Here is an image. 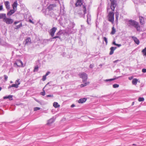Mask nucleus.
<instances>
[{
    "label": "nucleus",
    "instance_id": "nucleus-39",
    "mask_svg": "<svg viewBox=\"0 0 146 146\" xmlns=\"http://www.w3.org/2000/svg\"><path fill=\"white\" fill-rule=\"evenodd\" d=\"M138 100L139 102H142L144 101V99L143 97H139Z\"/></svg>",
    "mask_w": 146,
    "mask_h": 146
},
{
    "label": "nucleus",
    "instance_id": "nucleus-64",
    "mask_svg": "<svg viewBox=\"0 0 146 146\" xmlns=\"http://www.w3.org/2000/svg\"><path fill=\"white\" fill-rule=\"evenodd\" d=\"M1 40L0 38V44H1Z\"/></svg>",
    "mask_w": 146,
    "mask_h": 146
},
{
    "label": "nucleus",
    "instance_id": "nucleus-8",
    "mask_svg": "<svg viewBox=\"0 0 146 146\" xmlns=\"http://www.w3.org/2000/svg\"><path fill=\"white\" fill-rule=\"evenodd\" d=\"M56 5L55 4L50 5L47 8L46 10H48V11H54V7H56Z\"/></svg>",
    "mask_w": 146,
    "mask_h": 146
},
{
    "label": "nucleus",
    "instance_id": "nucleus-30",
    "mask_svg": "<svg viewBox=\"0 0 146 146\" xmlns=\"http://www.w3.org/2000/svg\"><path fill=\"white\" fill-rule=\"evenodd\" d=\"M89 83L88 82H86L85 83H84L80 85V87H83L86 86L87 85H88Z\"/></svg>",
    "mask_w": 146,
    "mask_h": 146
},
{
    "label": "nucleus",
    "instance_id": "nucleus-35",
    "mask_svg": "<svg viewBox=\"0 0 146 146\" xmlns=\"http://www.w3.org/2000/svg\"><path fill=\"white\" fill-rule=\"evenodd\" d=\"M142 52L143 56H146V47L145 48L142 50Z\"/></svg>",
    "mask_w": 146,
    "mask_h": 146
},
{
    "label": "nucleus",
    "instance_id": "nucleus-33",
    "mask_svg": "<svg viewBox=\"0 0 146 146\" xmlns=\"http://www.w3.org/2000/svg\"><path fill=\"white\" fill-rule=\"evenodd\" d=\"M22 26V24L21 23L19 25H17L14 28L15 29H17L20 28Z\"/></svg>",
    "mask_w": 146,
    "mask_h": 146
},
{
    "label": "nucleus",
    "instance_id": "nucleus-62",
    "mask_svg": "<svg viewBox=\"0 0 146 146\" xmlns=\"http://www.w3.org/2000/svg\"><path fill=\"white\" fill-rule=\"evenodd\" d=\"M46 40H47L48 42V41H51V39H46Z\"/></svg>",
    "mask_w": 146,
    "mask_h": 146
},
{
    "label": "nucleus",
    "instance_id": "nucleus-15",
    "mask_svg": "<svg viewBox=\"0 0 146 146\" xmlns=\"http://www.w3.org/2000/svg\"><path fill=\"white\" fill-rule=\"evenodd\" d=\"M17 5L18 4L17 1H15L13 3L12 5L13 9L16 10H17Z\"/></svg>",
    "mask_w": 146,
    "mask_h": 146
},
{
    "label": "nucleus",
    "instance_id": "nucleus-63",
    "mask_svg": "<svg viewBox=\"0 0 146 146\" xmlns=\"http://www.w3.org/2000/svg\"><path fill=\"white\" fill-rule=\"evenodd\" d=\"M29 21L31 23H33V22L32 21L31 19H30L29 20Z\"/></svg>",
    "mask_w": 146,
    "mask_h": 146
},
{
    "label": "nucleus",
    "instance_id": "nucleus-28",
    "mask_svg": "<svg viewBox=\"0 0 146 146\" xmlns=\"http://www.w3.org/2000/svg\"><path fill=\"white\" fill-rule=\"evenodd\" d=\"M138 80L136 78L133 79L132 81V83L133 84L136 85L137 84Z\"/></svg>",
    "mask_w": 146,
    "mask_h": 146
},
{
    "label": "nucleus",
    "instance_id": "nucleus-22",
    "mask_svg": "<svg viewBox=\"0 0 146 146\" xmlns=\"http://www.w3.org/2000/svg\"><path fill=\"white\" fill-rule=\"evenodd\" d=\"M13 96L12 95H9L8 96H5L3 97L4 99H7V98H9L10 100H13Z\"/></svg>",
    "mask_w": 146,
    "mask_h": 146
},
{
    "label": "nucleus",
    "instance_id": "nucleus-16",
    "mask_svg": "<svg viewBox=\"0 0 146 146\" xmlns=\"http://www.w3.org/2000/svg\"><path fill=\"white\" fill-rule=\"evenodd\" d=\"M16 10L14 9L10 10L9 12L7 13V16H10L12 14H13Z\"/></svg>",
    "mask_w": 146,
    "mask_h": 146
},
{
    "label": "nucleus",
    "instance_id": "nucleus-44",
    "mask_svg": "<svg viewBox=\"0 0 146 146\" xmlns=\"http://www.w3.org/2000/svg\"><path fill=\"white\" fill-rule=\"evenodd\" d=\"M46 79V76L45 75L43 76L42 77V80L43 81H45Z\"/></svg>",
    "mask_w": 146,
    "mask_h": 146
},
{
    "label": "nucleus",
    "instance_id": "nucleus-61",
    "mask_svg": "<svg viewBox=\"0 0 146 146\" xmlns=\"http://www.w3.org/2000/svg\"><path fill=\"white\" fill-rule=\"evenodd\" d=\"M78 14L79 15V16L80 17H81L82 16V14H80V13H78Z\"/></svg>",
    "mask_w": 146,
    "mask_h": 146
},
{
    "label": "nucleus",
    "instance_id": "nucleus-47",
    "mask_svg": "<svg viewBox=\"0 0 146 146\" xmlns=\"http://www.w3.org/2000/svg\"><path fill=\"white\" fill-rule=\"evenodd\" d=\"M46 97H53V95H48L46 96Z\"/></svg>",
    "mask_w": 146,
    "mask_h": 146
},
{
    "label": "nucleus",
    "instance_id": "nucleus-14",
    "mask_svg": "<svg viewBox=\"0 0 146 146\" xmlns=\"http://www.w3.org/2000/svg\"><path fill=\"white\" fill-rule=\"evenodd\" d=\"M117 48L116 47H111L110 48V51L109 53L110 55H111L113 53L114 51Z\"/></svg>",
    "mask_w": 146,
    "mask_h": 146
},
{
    "label": "nucleus",
    "instance_id": "nucleus-50",
    "mask_svg": "<svg viewBox=\"0 0 146 146\" xmlns=\"http://www.w3.org/2000/svg\"><path fill=\"white\" fill-rule=\"evenodd\" d=\"M19 80L18 79L15 82V84H17L18 83H20V82H19Z\"/></svg>",
    "mask_w": 146,
    "mask_h": 146
},
{
    "label": "nucleus",
    "instance_id": "nucleus-27",
    "mask_svg": "<svg viewBox=\"0 0 146 146\" xmlns=\"http://www.w3.org/2000/svg\"><path fill=\"white\" fill-rule=\"evenodd\" d=\"M69 25L71 28H73L75 26V24L73 22L70 21V23Z\"/></svg>",
    "mask_w": 146,
    "mask_h": 146
},
{
    "label": "nucleus",
    "instance_id": "nucleus-7",
    "mask_svg": "<svg viewBox=\"0 0 146 146\" xmlns=\"http://www.w3.org/2000/svg\"><path fill=\"white\" fill-rule=\"evenodd\" d=\"M57 29L56 27H53L51 29L49 32L50 35L52 37H53L54 36V33L57 30Z\"/></svg>",
    "mask_w": 146,
    "mask_h": 146
},
{
    "label": "nucleus",
    "instance_id": "nucleus-53",
    "mask_svg": "<svg viewBox=\"0 0 146 146\" xmlns=\"http://www.w3.org/2000/svg\"><path fill=\"white\" fill-rule=\"evenodd\" d=\"M61 31H59L56 34V35H61V33H60Z\"/></svg>",
    "mask_w": 146,
    "mask_h": 146
},
{
    "label": "nucleus",
    "instance_id": "nucleus-23",
    "mask_svg": "<svg viewBox=\"0 0 146 146\" xmlns=\"http://www.w3.org/2000/svg\"><path fill=\"white\" fill-rule=\"evenodd\" d=\"M53 106L55 108H57L60 107V105L58 104V103L56 102H54L53 103Z\"/></svg>",
    "mask_w": 146,
    "mask_h": 146
},
{
    "label": "nucleus",
    "instance_id": "nucleus-31",
    "mask_svg": "<svg viewBox=\"0 0 146 146\" xmlns=\"http://www.w3.org/2000/svg\"><path fill=\"white\" fill-rule=\"evenodd\" d=\"M117 78H118V77H117L116 78H112V79H106V80H105L104 81L106 82H109V81L110 82V81H112L113 80H116Z\"/></svg>",
    "mask_w": 146,
    "mask_h": 146
},
{
    "label": "nucleus",
    "instance_id": "nucleus-17",
    "mask_svg": "<svg viewBox=\"0 0 146 146\" xmlns=\"http://www.w3.org/2000/svg\"><path fill=\"white\" fill-rule=\"evenodd\" d=\"M4 3L6 9L8 10L10 8V6L9 1H5Z\"/></svg>",
    "mask_w": 146,
    "mask_h": 146
},
{
    "label": "nucleus",
    "instance_id": "nucleus-46",
    "mask_svg": "<svg viewBox=\"0 0 146 146\" xmlns=\"http://www.w3.org/2000/svg\"><path fill=\"white\" fill-rule=\"evenodd\" d=\"M110 9H111L110 6H110L108 7L107 8V12L108 13L109 12V10H110Z\"/></svg>",
    "mask_w": 146,
    "mask_h": 146
},
{
    "label": "nucleus",
    "instance_id": "nucleus-2",
    "mask_svg": "<svg viewBox=\"0 0 146 146\" xmlns=\"http://www.w3.org/2000/svg\"><path fill=\"white\" fill-rule=\"evenodd\" d=\"M111 2L110 7L113 11H114L115 8L116 7L117 4L116 0H110Z\"/></svg>",
    "mask_w": 146,
    "mask_h": 146
},
{
    "label": "nucleus",
    "instance_id": "nucleus-9",
    "mask_svg": "<svg viewBox=\"0 0 146 146\" xmlns=\"http://www.w3.org/2000/svg\"><path fill=\"white\" fill-rule=\"evenodd\" d=\"M83 0H77L75 4L76 7H80L82 4Z\"/></svg>",
    "mask_w": 146,
    "mask_h": 146
},
{
    "label": "nucleus",
    "instance_id": "nucleus-4",
    "mask_svg": "<svg viewBox=\"0 0 146 146\" xmlns=\"http://www.w3.org/2000/svg\"><path fill=\"white\" fill-rule=\"evenodd\" d=\"M114 13L113 12H110L108 15V21L113 23L114 21Z\"/></svg>",
    "mask_w": 146,
    "mask_h": 146
},
{
    "label": "nucleus",
    "instance_id": "nucleus-57",
    "mask_svg": "<svg viewBox=\"0 0 146 146\" xmlns=\"http://www.w3.org/2000/svg\"><path fill=\"white\" fill-rule=\"evenodd\" d=\"M112 44H113L114 45H116V44H117L115 42V41H113V42Z\"/></svg>",
    "mask_w": 146,
    "mask_h": 146
},
{
    "label": "nucleus",
    "instance_id": "nucleus-12",
    "mask_svg": "<svg viewBox=\"0 0 146 146\" xmlns=\"http://www.w3.org/2000/svg\"><path fill=\"white\" fill-rule=\"evenodd\" d=\"M131 38L133 40L135 43L137 44L138 45L139 44L140 42L139 41L137 37L134 36H132Z\"/></svg>",
    "mask_w": 146,
    "mask_h": 146
},
{
    "label": "nucleus",
    "instance_id": "nucleus-21",
    "mask_svg": "<svg viewBox=\"0 0 146 146\" xmlns=\"http://www.w3.org/2000/svg\"><path fill=\"white\" fill-rule=\"evenodd\" d=\"M54 121V120L52 118H51L48 121L47 125H50L53 123Z\"/></svg>",
    "mask_w": 146,
    "mask_h": 146
},
{
    "label": "nucleus",
    "instance_id": "nucleus-36",
    "mask_svg": "<svg viewBox=\"0 0 146 146\" xmlns=\"http://www.w3.org/2000/svg\"><path fill=\"white\" fill-rule=\"evenodd\" d=\"M116 31L114 27H113L112 28V30L111 33V35H114L115 34Z\"/></svg>",
    "mask_w": 146,
    "mask_h": 146
},
{
    "label": "nucleus",
    "instance_id": "nucleus-51",
    "mask_svg": "<svg viewBox=\"0 0 146 146\" xmlns=\"http://www.w3.org/2000/svg\"><path fill=\"white\" fill-rule=\"evenodd\" d=\"M20 21H15L14 22V24L15 25H16L17 24H18V23H19L20 22Z\"/></svg>",
    "mask_w": 146,
    "mask_h": 146
},
{
    "label": "nucleus",
    "instance_id": "nucleus-32",
    "mask_svg": "<svg viewBox=\"0 0 146 146\" xmlns=\"http://www.w3.org/2000/svg\"><path fill=\"white\" fill-rule=\"evenodd\" d=\"M119 13L118 12H116L115 13V21L117 22V20L118 19V18L119 17Z\"/></svg>",
    "mask_w": 146,
    "mask_h": 146
},
{
    "label": "nucleus",
    "instance_id": "nucleus-37",
    "mask_svg": "<svg viewBox=\"0 0 146 146\" xmlns=\"http://www.w3.org/2000/svg\"><path fill=\"white\" fill-rule=\"evenodd\" d=\"M38 69V65H36L34 68L33 70L34 72L37 71Z\"/></svg>",
    "mask_w": 146,
    "mask_h": 146
},
{
    "label": "nucleus",
    "instance_id": "nucleus-1",
    "mask_svg": "<svg viewBox=\"0 0 146 146\" xmlns=\"http://www.w3.org/2000/svg\"><path fill=\"white\" fill-rule=\"evenodd\" d=\"M126 21L128 27L131 28L134 27L137 31H141L140 26L138 22L132 19H127Z\"/></svg>",
    "mask_w": 146,
    "mask_h": 146
},
{
    "label": "nucleus",
    "instance_id": "nucleus-58",
    "mask_svg": "<svg viewBox=\"0 0 146 146\" xmlns=\"http://www.w3.org/2000/svg\"><path fill=\"white\" fill-rule=\"evenodd\" d=\"M62 55L63 56H65L66 55V53L65 52H64L63 53Z\"/></svg>",
    "mask_w": 146,
    "mask_h": 146
},
{
    "label": "nucleus",
    "instance_id": "nucleus-41",
    "mask_svg": "<svg viewBox=\"0 0 146 146\" xmlns=\"http://www.w3.org/2000/svg\"><path fill=\"white\" fill-rule=\"evenodd\" d=\"M103 40L105 41L106 42V44H107L108 43L107 38L106 37H103Z\"/></svg>",
    "mask_w": 146,
    "mask_h": 146
},
{
    "label": "nucleus",
    "instance_id": "nucleus-40",
    "mask_svg": "<svg viewBox=\"0 0 146 146\" xmlns=\"http://www.w3.org/2000/svg\"><path fill=\"white\" fill-rule=\"evenodd\" d=\"M113 87L114 88H117L119 87V85L117 84H115L113 85Z\"/></svg>",
    "mask_w": 146,
    "mask_h": 146
},
{
    "label": "nucleus",
    "instance_id": "nucleus-38",
    "mask_svg": "<svg viewBox=\"0 0 146 146\" xmlns=\"http://www.w3.org/2000/svg\"><path fill=\"white\" fill-rule=\"evenodd\" d=\"M45 87H44L43 89V92H41L40 93V95L43 96H44L45 95V91L44 90V88H45Z\"/></svg>",
    "mask_w": 146,
    "mask_h": 146
},
{
    "label": "nucleus",
    "instance_id": "nucleus-24",
    "mask_svg": "<svg viewBox=\"0 0 146 146\" xmlns=\"http://www.w3.org/2000/svg\"><path fill=\"white\" fill-rule=\"evenodd\" d=\"M49 85L50 86H56V85L55 84H54L53 83V82H52L50 81L49 82H48L47 84H46L45 86V87H46L48 85Z\"/></svg>",
    "mask_w": 146,
    "mask_h": 146
},
{
    "label": "nucleus",
    "instance_id": "nucleus-19",
    "mask_svg": "<svg viewBox=\"0 0 146 146\" xmlns=\"http://www.w3.org/2000/svg\"><path fill=\"white\" fill-rule=\"evenodd\" d=\"M87 99L86 98H84L80 99L78 101L79 103H83L85 102L86 100Z\"/></svg>",
    "mask_w": 146,
    "mask_h": 146
},
{
    "label": "nucleus",
    "instance_id": "nucleus-52",
    "mask_svg": "<svg viewBox=\"0 0 146 146\" xmlns=\"http://www.w3.org/2000/svg\"><path fill=\"white\" fill-rule=\"evenodd\" d=\"M50 73V72L49 71H48L46 73V74L45 75L46 76H48V75H49Z\"/></svg>",
    "mask_w": 146,
    "mask_h": 146
},
{
    "label": "nucleus",
    "instance_id": "nucleus-25",
    "mask_svg": "<svg viewBox=\"0 0 146 146\" xmlns=\"http://www.w3.org/2000/svg\"><path fill=\"white\" fill-rule=\"evenodd\" d=\"M6 17V14L5 13H0V19H4Z\"/></svg>",
    "mask_w": 146,
    "mask_h": 146
},
{
    "label": "nucleus",
    "instance_id": "nucleus-6",
    "mask_svg": "<svg viewBox=\"0 0 146 146\" xmlns=\"http://www.w3.org/2000/svg\"><path fill=\"white\" fill-rule=\"evenodd\" d=\"M3 21L7 24H11L13 22V19L6 17L3 19Z\"/></svg>",
    "mask_w": 146,
    "mask_h": 146
},
{
    "label": "nucleus",
    "instance_id": "nucleus-29",
    "mask_svg": "<svg viewBox=\"0 0 146 146\" xmlns=\"http://www.w3.org/2000/svg\"><path fill=\"white\" fill-rule=\"evenodd\" d=\"M41 44L43 45H45L48 44L47 41L46 39L43 40L41 42Z\"/></svg>",
    "mask_w": 146,
    "mask_h": 146
},
{
    "label": "nucleus",
    "instance_id": "nucleus-10",
    "mask_svg": "<svg viewBox=\"0 0 146 146\" xmlns=\"http://www.w3.org/2000/svg\"><path fill=\"white\" fill-rule=\"evenodd\" d=\"M139 22L141 25H143L145 23V18L142 16H139Z\"/></svg>",
    "mask_w": 146,
    "mask_h": 146
},
{
    "label": "nucleus",
    "instance_id": "nucleus-59",
    "mask_svg": "<svg viewBox=\"0 0 146 146\" xmlns=\"http://www.w3.org/2000/svg\"><path fill=\"white\" fill-rule=\"evenodd\" d=\"M93 66L92 65V64H90L89 66V67L90 68H93Z\"/></svg>",
    "mask_w": 146,
    "mask_h": 146
},
{
    "label": "nucleus",
    "instance_id": "nucleus-20",
    "mask_svg": "<svg viewBox=\"0 0 146 146\" xmlns=\"http://www.w3.org/2000/svg\"><path fill=\"white\" fill-rule=\"evenodd\" d=\"M87 22L88 24H89V21H90L91 19V15L89 13H88L87 16Z\"/></svg>",
    "mask_w": 146,
    "mask_h": 146
},
{
    "label": "nucleus",
    "instance_id": "nucleus-48",
    "mask_svg": "<svg viewBox=\"0 0 146 146\" xmlns=\"http://www.w3.org/2000/svg\"><path fill=\"white\" fill-rule=\"evenodd\" d=\"M142 71L143 73L146 72V69L143 68L142 70Z\"/></svg>",
    "mask_w": 146,
    "mask_h": 146
},
{
    "label": "nucleus",
    "instance_id": "nucleus-54",
    "mask_svg": "<svg viewBox=\"0 0 146 146\" xmlns=\"http://www.w3.org/2000/svg\"><path fill=\"white\" fill-rule=\"evenodd\" d=\"M3 6L2 5H0V11L3 10Z\"/></svg>",
    "mask_w": 146,
    "mask_h": 146
},
{
    "label": "nucleus",
    "instance_id": "nucleus-43",
    "mask_svg": "<svg viewBox=\"0 0 146 146\" xmlns=\"http://www.w3.org/2000/svg\"><path fill=\"white\" fill-rule=\"evenodd\" d=\"M40 108L39 107H35L34 108V111H36L38 110H40Z\"/></svg>",
    "mask_w": 146,
    "mask_h": 146
},
{
    "label": "nucleus",
    "instance_id": "nucleus-26",
    "mask_svg": "<svg viewBox=\"0 0 146 146\" xmlns=\"http://www.w3.org/2000/svg\"><path fill=\"white\" fill-rule=\"evenodd\" d=\"M16 64L18 66H22L23 64V63L22 61H21L20 60H18Z\"/></svg>",
    "mask_w": 146,
    "mask_h": 146
},
{
    "label": "nucleus",
    "instance_id": "nucleus-60",
    "mask_svg": "<svg viewBox=\"0 0 146 146\" xmlns=\"http://www.w3.org/2000/svg\"><path fill=\"white\" fill-rule=\"evenodd\" d=\"M75 105H74V104H72V105H71V108H73V107H75Z\"/></svg>",
    "mask_w": 146,
    "mask_h": 146
},
{
    "label": "nucleus",
    "instance_id": "nucleus-56",
    "mask_svg": "<svg viewBox=\"0 0 146 146\" xmlns=\"http://www.w3.org/2000/svg\"><path fill=\"white\" fill-rule=\"evenodd\" d=\"M116 46H117L118 47H120L121 46V44H117L116 45Z\"/></svg>",
    "mask_w": 146,
    "mask_h": 146
},
{
    "label": "nucleus",
    "instance_id": "nucleus-3",
    "mask_svg": "<svg viewBox=\"0 0 146 146\" xmlns=\"http://www.w3.org/2000/svg\"><path fill=\"white\" fill-rule=\"evenodd\" d=\"M79 76L80 78L82 79V82H83L86 81L88 79V76L86 73L82 72L80 73L79 74Z\"/></svg>",
    "mask_w": 146,
    "mask_h": 146
},
{
    "label": "nucleus",
    "instance_id": "nucleus-11",
    "mask_svg": "<svg viewBox=\"0 0 146 146\" xmlns=\"http://www.w3.org/2000/svg\"><path fill=\"white\" fill-rule=\"evenodd\" d=\"M20 84V83H19L17 84H13L11 85H10L8 87V89H9L11 87H14L16 88H17L19 87V85Z\"/></svg>",
    "mask_w": 146,
    "mask_h": 146
},
{
    "label": "nucleus",
    "instance_id": "nucleus-34",
    "mask_svg": "<svg viewBox=\"0 0 146 146\" xmlns=\"http://www.w3.org/2000/svg\"><path fill=\"white\" fill-rule=\"evenodd\" d=\"M83 12L84 15H85L86 13V6L84 5H83Z\"/></svg>",
    "mask_w": 146,
    "mask_h": 146
},
{
    "label": "nucleus",
    "instance_id": "nucleus-49",
    "mask_svg": "<svg viewBox=\"0 0 146 146\" xmlns=\"http://www.w3.org/2000/svg\"><path fill=\"white\" fill-rule=\"evenodd\" d=\"M99 24V23L96 21V25L97 28L98 27V25Z\"/></svg>",
    "mask_w": 146,
    "mask_h": 146
},
{
    "label": "nucleus",
    "instance_id": "nucleus-55",
    "mask_svg": "<svg viewBox=\"0 0 146 146\" xmlns=\"http://www.w3.org/2000/svg\"><path fill=\"white\" fill-rule=\"evenodd\" d=\"M119 61V60H116L113 61V62L114 63H115Z\"/></svg>",
    "mask_w": 146,
    "mask_h": 146
},
{
    "label": "nucleus",
    "instance_id": "nucleus-5",
    "mask_svg": "<svg viewBox=\"0 0 146 146\" xmlns=\"http://www.w3.org/2000/svg\"><path fill=\"white\" fill-rule=\"evenodd\" d=\"M54 11H48V10H46L45 15H49L51 17L54 18L56 17V15L54 12Z\"/></svg>",
    "mask_w": 146,
    "mask_h": 146
},
{
    "label": "nucleus",
    "instance_id": "nucleus-42",
    "mask_svg": "<svg viewBox=\"0 0 146 146\" xmlns=\"http://www.w3.org/2000/svg\"><path fill=\"white\" fill-rule=\"evenodd\" d=\"M52 37L53 39L56 38H59L60 39L61 38L58 35H57L55 36H53Z\"/></svg>",
    "mask_w": 146,
    "mask_h": 146
},
{
    "label": "nucleus",
    "instance_id": "nucleus-45",
    "mask_svg": "<svg viewBox=\"0 0 146 146\" xmlns=\"http://www.w3.org/2000/svg\"><path fill=\"white\" fill-rule=\"evenodd\" d=\"M4 79L5 81H7V80L8 76L6 75H4Z\"/></svg>",
    "mask_w": 146,
    "mask_h": 146
},
{
    "label": "nucleus",
    "instance_id": "nucleus-13",
    "mask_svg": "<svg viewBox=\"0 0 146 146\" xmlns=\"http://www.w3.org/2000/svg\"><path fill=\"white\" fill-rule=\"evenodd\" d=\"M25 45H28L31 44V39L30 37L27 38L25 42Z\"/></svg>",
    "mask_w": 146,
    "mask_h": 146
},
{
    "label": "nucleus",
    "instance_id": "nucleus-18",
    "mask_svg": "<svg viewBox=\"0 0 146 146\" xmlns=\"http://www.w3.org/2000/svg\"><path fill=\"white\" fill-rule=\"evenodd\" d=\"M59 31H61L60 33L61 34H65V33H66V34H67L68 35L69 34L71 33L70 32V30H68L67 32H65L64 31V30H60Z\"/></svg>",
    "mask_w": 146,
    "mask_h": 146
}]
</instances>
